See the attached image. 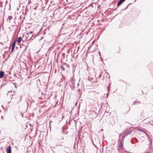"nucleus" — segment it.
<instances>
[{
	"mask_svg": "<svg viewBox=\"0 0 153 153\" xmlns=\"http://www.w3.org/2000/svg\"><path fill=\"white\" fill-rule=\"evenodd\" d=\"M13 84L14 85H15V87L16 88H17V87L16 86V83H14Z\"/></svg>",
	"mask_w": 153,
	"mask_h": 153,
	"instance_id": "dca6fc26",
	"label": "nucleus"
},
{
	"mask_svg": "<svg viewBox=\"0 0 153 153\" xmlns=\"http://www.w3.org/2000/svg\"><path fill=\"white\" fill-rule=\"evenodd\" d=\"M22 38L21 37H19L18 38V40L17 41V42L18 43H20L22 40Z\"/></svg>",
	"mask_w": 153,
	"mask_h": 153,
	"instance_id": "423d86ee",
	"label": "nucleus"
},
{
	"mask_svg": "<svg viewBox=\"0 0 153 153\" xmlns=\"http://www.w3.org/2000/svg\"><path fill=\"white\" fill-rule=\"evenodd\" d=\"M120 147H121V148L122 149H123V143L122 141H120Z\"/></svg>",
	"mask_w": 153,
	"mask_h": 153,
	"instance_id": "6e6552de",
	"label": "nucleus"
},
{
	"mask_svg": "<svg viewBox=\"0 0 153 153\" xmlns=\"http://www.w3.org/2000/svg\"><path fill=\"white\" fill-rule=\"evenodd\" d=\"M22 117L23 116V114H22Z\"/></svg>",
	"mask_w": 153,
	"mask_h": 153,
	"instance_id": "5701e85b",
	"label": "nucleus"
},
{
	"mask_svg": "<svg viewBox=\"0 0 153 153\" xmlns=\"http://www.w3.org/2000/svg\"><path fill=\"white\" fill-rule=\"evenodd\" d=\"M126 136V134L123 135L122 137V139H124L125 138V137Z\"/></svg>",
	"mask_w": 153,
	"mask_h": 153,
	"instance_id": "ddd939ff",
	"label": "nucleus"
},
{
	"mask_svg": "<svg viewBox=\"0 0 153 153\" xmlns=\"http://www.w3.org/2000/svg\"><path fill=\"white\" fill-rule=\"evenodd\" d=\"M7 153H11V148L10 145L7 148Z\"/></svg>",
	"mask_w": 153,
	"mask_h": 153,
	"instance_id": "f257e3e1",
	"label": "nucleus"
},
{
	"mask_svg": "<svg viewBox=\"0 0 153 153\" xmlns=\"http://www.w3.org/2000/svg\"><path fill=\"white\" fill-rule=\"evenodd\" d=\"M108 94H109V93L107 94V97H108Z\"/></svg>",
	"mask_w": 153,
	"mask_h": 153,
	"instance_id": "aec40b11",
	"label": "nucleus"
},
{
	"mask_svg": "<svg viewBox=\"0 0 153 153\" xmlns=\"http://www.w3.org/2000/svg\"><path fill=\"white\" fill-rule=\"evenodd\" d=\"M109 87H110V86H109L108 87V91H109V90H110L109 88Z\"/></svg>",
	"mask_w": 153,
	"mask_h": 153,
	"instance_id": "f3484780",
	"label": "nucleus"
},
{
	"mask_svg": "<svg viewBox=\"0 0 153 153\" xmlns=\"http://www.w3.org/2000/svg\"><path fill=\"white\" fill-rule=\"evenodd\" d=\"M22 98V96L21 97L20 99L21 100Z\"/></svg>",
	"mask_w": 153,
	"mask_h": 153,
	"instance_id": "4be33fe9",
	"label": "nucleus"
},
{
	"mask_svg": "<svg viewBox=\"0 0 153 153\" xmlns=\"http://www.w3.org/2000/svg\"><path fill=\"white\" fill-rule=\"evenodd\" d=\"M61 69H62V70H63V71L65 70V68L62 66Z\"/></svg>",
	"mask_w": 153,
	"mask_h": 153,
	"instance_id": "4468645a",
	"label": "nucleus"
},
{
	"mask_svg": "<svg viewBox=\"0 0 153 153\" xmlns=\"http://www.w3.org/2000/svg\"><path fill=\"white\" fill-rule=\"evenodd\" d=\"M10 101H9V102H8V104H9L10 103Z\"/></svg>",
	"mask_w": 153,
	"mask_h": 153,
	"instance_id": "6ab92c4d",
	"label": "nucleus"
},
{
	"mask_svg": "<svg viewBox=\"0 0 153 153\" xmlns=\"http://www.w3.org/2000/svg\"><path fill=\"white\" fill-rule=\"evenodd\" d=\"M13 18V17L11 16H8V19L9 20H11Z\"/></svg>",
	"mask_w": 153,
	"mask_h": 153,
	"instance_id": "f8f14e48",
	"label": "nucleus"
},
{
	"mask_svg": "<svg viewBox=\"0 0 153 153\" xmlns=\"http://www.w3.org/2000/svg\"><path fill=\"white\" fill-rule=\"evenodd\" d=\"M131 133V131H128V132L127 133H126V136H127L128 135V134H130Z\"/></svg>",
	"mask_w": 153,
	"mask_h": 153,
	"instance_id": "9d476101",
	"label": "nucleus"
},
{
	"mask_svg": "<svg viewBox=\"0 0 153 153\" xmlns=\"http://www.w3.org/2000/svg\"><path fill=\"white\" fill-rule=\"evenodd\" d=\"M30 3V0L28 1V3Z\"/></svg>",
	"mask_w": 153,
	"mask_h": 153,
	"instance_id": "a211bd4d",
	"label": "nucleus"
},
{
	"mask_svg": "<svg viewBox=\"0 0 153 153\" xmlns=\"http://www.w3.org/2000/svg\"><path fill=\"white\" fill-rule=\"evenodd\" d=\"M33 31H30L29 33V34L30 35V39H31L32 37L33 36Z\"/></svg>",
	"mask_w": 153,
	"mask_h": 153,
	"instance_id": "0eeeda50",
	"label": "nucleus"
},
{
	"mask_svg": "<svg viewBox=\"0 0 153 153\" xmlns=\"http://www.w3.org/2000/svg\"><path fill=\"white\" fill-rule=\"evenodd\" d=\"M1 118L2 119H3V116H1Z\"/></svg>",
	"mask_w": 153,
	"mask_h": 153,
	"instance_id": "412c9836",
	"label": "nucleus"
},
{
	"mask_svg": "<svg viewBox=\"0 0 153 153\" xmlns=\"http://www.w3.org/2000/svg\"><path fill=\"white\" fill-rule=\"evenodd\" d=\"M140 102H139L138 101H135V102H134L133 103V104L134 105H135L137 104H140Z\"/></svg>",
	"mask_w": 153,
	"mask_h": 153,
	"instance_id": "1a4fd4ad",
	"label": "nucleus"
},
{
	"mask_svg": "<svg viewBox=\"0 0 153 153\" xmlns=\"http://www.w3.org/2000/svg\"><path fill=\"white\" fill-rule=\"evenodd\" d=\"M139 130L140 131H142V132H144V131H143V130H141V129H139Z\"/></svg>",
	"mask_w": 153,
	"mask_h": 153,
	"instance_id": "2eb2a0df",
	"label": "nucleus"
},
{
	"mask_svg": "<svg viewBox=\"0 0 153 153\" xmlns=\"http://www.w3.org/2000/svg\"><path fill=\"white\" fill-rule=\"evenodd\" d=\"M125 0H120L118 2L117 4V6H120L121 4H122L125 1Z\"/></svg>",
	"mask_w": 153,
	"mask_h": 153,
	"instance_id": "f03ea898",
	"label": "nucleus"
},
{
	"mask_svg": "<svg viewBox=\"0 0 153 153\" xmlns=\"http://www.w3.org/2000/svg\"><path fill=\"white\" fill-rule=\"evenodd\" d=\"M146 135L148 137V140L149 141H150V140H151L150 138L148 136V134L146 133H145Z\"/></svg>",
	"mask_w": 153,
	"mask_h": 153,
	"instance_id": "9b49d317",
	"label": "nucleus"
},
{
	"mask_svg": "<svg viewBox=\"0 0 153 153\" xmlns=\"http://www.w3.org/2000/svg\"><path fill=\"white\" fill-rule=\"evenodd\" d=\"M25 36L26 37V38L27 39H30V35L28 33H27L25 35Z\"/></svg>",
	"mask_w": 153,
	"mask_h": 153,
	"instance_id": "39448f33",
	"label": "nucleus"
},
{
	"mask_svg": "<svg viewBox=\"0 0 153 153\" xmlns=\"http://www.w3.org/2000/svg\"><path fill=\"white\" fill-rule=\"evenodd\" d=\"M152 125H153V124H152Z\"/></svg>",
	"mask_w": 153,
	"mask_h": 153,
	"instance_id": "b1692460",
	"label": "nucleus"
},
{
	"mask_svg": "<svg viewBox=\"0 0 153 153\" xmlns=\"http://www.w3.org/2000/svg\"><path fill=\"white\" fill-rule=\"evenodd\" d=\"M16 41H15L13 42V44H12V47L11 50V52H12L13 51L14 49L15 48V44L16 43Z\"/></svg>",
	"mask_w": 153,
	"mask_h": 153,
	"instance_id": "7ed1b4c3",
	"label": "nucleus"
},
{
	"mask_svg": "<svg viewBox=\"0 0 153 153\" xmlns=\"http://www.w3.org/2000/svg\"><path fill=\"white\" fill-rule=\"evenodd\" d=\"M4 74V73L3 71H0V78H2Z\"/></svg>",
	"mask_w": 153,
	"mask_h": 153,
	"instance_id": "20e7f679",
	"label": "nucleus"
}]
</instances>
